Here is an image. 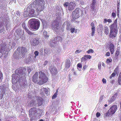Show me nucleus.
<instances>
[{"label": "nucleus", "mask_w": 121, "mask_h": 121, "mask_svg": "<svg viewBox=\"0 0 121 121\" xmlns=\"http://www.w3.org/2000/svg\"><path fill=\"white\" fill-rule=\"evenodd\" d=\"M77 68L78 67L80 68H82V64L81 63H79L77 65Z\"/></svg>", "instance_id": "nucleus-40"}, {"label": "nucleus", "mask_w": 121, "mask_h": 121, "mask_svg": "<svg viewBox=\"0 0 121 121\" xmlns=\"http://www.w3.org/2000/svg\"><path fill=\"white\" fill-rule=\"evenodd\" d=\"M44 52L45 53L44 55H45V54H49L50 53V52H49V50L48 49L45 48L44 50Z\"/></svg>", "instance_id": "nucleus-30"}, {"label": "nucleus", "mask_w": 121, "mask_h": 121, "mask_svg": "<svg viewBox=\"0 0 121 121\" xmlns=\"http://www.w3.org/2000/svg\"><path fill=\"white\" fill-rule=\"evenodd\" d=\"M84 56L86 58V59H90L91 58V56L90 55H84Z\"/></svg>", "instance_id": "nucleus-38"}, {"label": "nucleus", "mask_w": 121, "mask_h": 121, "mask_svg": "<svg viewBox=\"0 0 121 121\" xmlns=\"http://www.w3.org/2000/svg\"><path fill=\"white\" fill-rule=\"evenodd\" d=\"M107 22L108 23H111L112 22V20L110 19H108L107 20Z\"/></svg>", "instance_id": "nucleus-60"}, {"label": "nucleus", "mask_w": 121, "mask_h": 121, "mask_svg": "<svg viewBox=\"0 0 121 121\" xmlns=\"http://www.w3.org/2000/svg\"><path fill=\"white\" fill-rule=\"evenodd\" d=\"M47 33L46 31H44L43 32V35L46 39H48L49 37V35H47Z\"/></svg>", "instance_id": "nucleus-29"}, {"label": "nucleus", "mask_w": 121, "mask_h": 121, "mask_svg": "<svg viewBox=\"0 0 121 121\" xmlns=\"http://www.w3.org/2000/svg\"><path fill=\"white\" fill-rule=\"evenodd\" d=\"M82 52V50H78L75 52V54L81 52Z\"/></svg>", "instance_id": "nucleus-48"}, {"label": "nucleus", "mask_w": 121, "mask_h": 121, "mask_svg": "<svg viewBox=\"0 0 121 121\" xmlns=\"http://www.w3.org/2000/svg\"><path fill=\"white\" fill-rule=\"evenodd\" d=\"M25 31L30 35H35V34L33 33H32L30 31H29V30L28 29H27Z\"/></svg>", "instance_id": "nucleus-32"}, {"label": "nucleus", "mask_w": 121, "mask_h": 121, "mask_svg": "<svg viewBox=\"0 0 121 121\" xmlns=\"http://www.w3.org/2000/svg\"><path fill=\"white\" fill-rule=\"evenodd\" d=\"M19 75L13 74L12 75V81L13 83H15L18 82L17 79L19 78Z\"/></svg>", "instance_id": "nucleus-10"}, {"label": "nucleus", "mask_w": 121, "mask_h": 121, "mask_svg": "<svg viewBox=\"0 0 121 121\" xmlns=\"http://www.w3.org/2000/svg\"><path fill=\"white\" fill-rule=\"evenodd\" d=\"M49 69L52 76L56 75L58 73L57 69L53 66H51L49 68Z\"/></svg>", "instance_id": "nucleus-7"}, {"label": "nucleus", "mask_w": 121, "mask_h": 121, "mask_svg": "<svg viewBox=\"0 0 121 121\" xmlns=\"http://www.w3.org/2000/svg\"><path fill=\"white\" fill-rule=\"evenodd\" d=\"M29 115L30 117H31L32 115L35 114L37 112V110L36 108H33L30 109L29 111Z\"/></svg>", "instance_id": "nucleus-11"}, {"label": "nucleus", "mask_w": 121, "mask_h": 121, "mask_svg": "<svg viewBox=\"0 0 121 121\" xmlns=\"http://www.w3.org/2000/svg\"><path fill=\"white\" fill-rule=\"evenodd\" d=\"M22 25L23 28L25 30H26L27 29H28L27 28L26 26H25V23H23L22 24Z\"/></svg>", "instance_id": "nucleus-43"}, {"label": "nucleus", "mask_w": 121, "mask_h": 121, "mask_svg": "<svg viewBox=\"0 0 121 121\" xmlns=\"http://www.w3.org/2000/svg\"><path fill=\"white\" fill-rule=\"evenodd\" d=\"M120 5V2L118 1H117V5Z\"/></svg>", "instance_id": "nucleus-64"}, {"label": "nucleus", "mask_w": 121, "mask_h": 121, "mask_svg": "<svg viewBox=\"0 0 121 121\" xmlns=\"http://www.w3.org/2000/svg\"><path fill=\"white\" fill-rule=\"evenodd\" d=\"M8 88L5 85L3 84L2 86H0V92L1 91L2 96L3 97L4 94H5L6 91L8 90Z\"/></svg>", "instance_id": "nucleus-8"}, {"label": "nucleus", "mask_w": 121, "mask_h": 121, "mask_svg": "<svg viewBox=\"0 0 121 121\" xmlns=\"http://www.w3.org/2000/svg\"><path fill=\"white\" fill-rule=\"evenodd\" d=\"M103 95H101L99 98V100H102L103 99Z\"/></svg>", "instance_id": "nucleus-57"}, {"label": "nucleus", "mask_w": 121, "mask_h": 121, "mask_svg": "<svg viewBox=\"0 0 121 121\" xmlns=\"http://www.w3.org/2000/svg\"><path fill=\"white\" fill-rule=\"evenodd\" d=\"M66 24V29L67 30H69L71 28V26H70V23L68 21H66L63 24V25H64Z\"/></svg>", "instance_id": "nucleus-23"}, {"label": "nucleus", "mask_w": 121, "mask_h": 121, "mask_svg": "<svg viewBox=\"0 0 121 121\" xmlns=\"http://www.w3.org/2000/svg\"><path fill=\"white\" fill-rule=\"evenodd\" d=\"M39 43V40L37 39L34 38L31 43V44L33 46H35L38 45Z\"/></svg>", "instance_id": "nucleus-16"}, {"label": "nucleus", "mask_w": 121, "mask_h": 121, "mask_svg": "<svg viewBox=\"0 0 121 121\" xmlns=\"http://www.w3.org/2000/svg\"><path fill=\"white\" fill-rule=\"evenodd\" d=\"M19 78L17 79L19 82H22L23 81L26 80V74L25 73H22V74L19 75Z\"/></svg>", "instance_id": "nucleus-12"}, {"label": "nucleus", "mask_w": 121, "mask_h": 121, "mask_svg": "<svg viewBox=\"0 0 121 121\" xmlns=\"http://www.w3.org/2000/svg\"><path fill=\"white\" fill-rule=\"evenodd\" d=\"M107 20L106 18H104V21H103V22L104 23H106L107 22Z\"/></svg>", "instance_id": "nucleus-58"}, {"label": "nucleus", "mask_w": 121, "mask_h": 121, "mask_svg": "<svg viewBox=\"0 0 121 121\" xmlns=\"http://www.w3.org/2000/svg\"><path fill=\"white\" fill-rule=\"evenodd\" d=\"M117 82L119 85H121V77H118Z\"/></svg>", "instance_id": "nucleus-35"}, {"label": "nucleus", "mask_w": 121, "mask_h": 121, "mask_svg": "<svg viewBox=\"0 0 121 121\" xmlns=\"http://www.w3.org/2000/svg\"><path fill=\"white\" fill-rule=\"evenodd\" d=\"M25 31L30 35H35V34L33 33H32L30 31H29V30L28 29H27Z\"/></svg>", "instance_id": "nucleus-33"}, {"label": "nucleus", "mask_w": 121, "mask_h": 121, "mask_svg": "<svg viewBox=\"0 0 121 121\" xmlns=\"http://www.w3.org/2000/svg\"><path fill=\"white\" fill-rule=\"evenodd\" d=\"M95 1L93 0L92 1V3L91 4V10L92 11H94V9Z\"/></svg>", "instance_id": "nucleus-28"}, {"label": "nucleus", "mask_w": 121, "mask_h": 121, "mask_svg": "<svg viewBox=\"0 0 121 121\" xmlns=\"http://www.w3.org/2000/svg\"><path fill=\"white\" fill-rule=\"evenodd\" d=\"M41 93L42 94H43L44 93H45L46 94H47L48 93V91L46 88H43L41 89Z\"/></svg>", "instance_id": "nucleus-25"}, {"label": "nucleus", "mask_w": 121, "mask_h": 121, "mask_svg": "<svg viewBox=\"0 0 121 121\" xmlns=\"http://www.w3.org/2000/svg\"><path fill=\"white\" fill-rule=\"evenodd\" d=\"M119 66H117L116 68H115V69L114 70V72L115 73H117L118 71Z\"/></svg>", "instance_id": "nucleus-42"}, {"label": "nucleus", "mask_w": 121, "mask_h": 121, "mask_svg": "<svg viewBox=\"0 0 121 121\" xmlns=\"http://www.w3.org/2000/svg\"><path fill=\"white\" fill-rule=\"evenodd\" d=\"M48 63V61L47 60H46L45 61L44 63L43 64L44 66H45Z\"/></svg>", "instance_id": "nucleus-56"}, {"label": "nucleus", "mask_w": 121, "mask_h": 121, "mask_svg": "<svg viewBox=\"0 0 121 121\" xmlns=\"http://www.w3.org/2000/svg\"><path fill=\"white\" fill-rule=\"evenodd\" d=\"M81 11L80 8H77L73 12L72 14V19L71 20L72 22H74L75 23H79L77 19L81 16Z\"/></svg>", "instance_id": "nucleus-3"}, {"label": "nucleus", "mask_w": 121, "mask_h": 121, "mask_svg": "<svg viewBox=\"0 0 121 121\" xmlns=\"http://www.w3.org/2000/svg\"><path fill=\"white\" fill-rule=\"evenodd\" d=\"M71 65L70 60L69 59H67L65 60V66L66 68L68 69L70 67Z\"/></svg>", "instance_id": "nucleus-17"}, {"label": "nucleus", "mask_w": 121, "mask_h": 121, "mask_svg": "<svg viewBox=\"0 0 121 121\" xmlns=\"http://www.w3.org/2000/svg\"><path fill=\"white\" fill-rule=\"evenodd\" d=\"M118 25L117 19H116L114 23L109 26L110 31H118Z\"/></svg>", "instance_id": "nucleus-6"}, {"label": "nucleus", "mask_w": 121, "mask_h": 121, "mask_svg": "<svg viewBox=\"0 0 121 121\" xmlns=\"http://www.w3.org/2000/svg\"><path fill=\"white\" fill-rule=\"evenodd\" d=\"M116 13H115L114 12H113L112 13V16L113 17H115L116 16Z\"/></svg>", "instance_id": "nucleus-51"}, {"label": "nucleus", "mask_w": 121, "mask_h": 121, "mask_svg": "<svg viewBox=\"0 0 121 121\" xmlns=\"http://www.w3.org/2000/svg\"><path fill=\"white\" fill-rule=\"evenodd\" d=\"M99 27H100V29H103V26L102 24H100L99 25Z\"/></svg>", "instance_id": "nucleus-59"}, {"label": "nucleus", "mask_w": 121, "mask_h": 121, "mask_svg": "<svg viewBox=\"0 0 121 121\" xmlns=\"http://www.w3.org/2000/svg\"><path fill=\"white\" fill-rule=\"evenodd\" d=\"M119 50L117 49L116 52L115 54V56L116 57H117L119 53Z\"/></svg>", "instance_id": "nucleus-34"}, {"label": "nucleus", "mask_w": 121, "mask_h": 121, "mask_svg": "<svg viewBox=\"0 0 121 121\" xmlns=\"http://www.w3.org/2000/svg\"><path fill=\"white\" fill-rule=\"evenodd\" d=\"M69 3L68 2H65L63 4V5L64 7H68Z\"/></svg>", "instance_id": "nucleus-47"}, {"label": "nucleus", "mask_w": 121, "mask_h": 121, "mask_svg": "<svg viewBox=\"0 0 121 121\" xmlns=\"http://www.w3.org/2000/svg\"><path fill=\"white\" fill-rule=\"evenodd\" d=\"M21 48V52L22 56L23 57L24 55L27 52V49L26 48L24 47H22Z\"/></svg>", "instance_id": "nucleus-18"}, {"label": "nucleus", "mask_w": 121, "mask_h": 121, "mask_svg": "<svg viewBox=\"0 0 121 121\" xmlns=\"http://www.w3.org/2000/svg\"><path fill=\"white\" fill-rule=\"evenodd\" d=\"M104 33L106 35H107L109 33V29L108 27L106 26H104Z\"/></svg>", "instance_id": "nucleus-24"}, {"label": "nucleus", "mask_w": 121, "mask_h": 121, "mask_svg": "<svg viewBox=\"0 0 121 121\" xmlns=\"http://www.w3.org/2000/svg\"><path fill=\"white\" fill-rule=\"evenodd\" d=\"M98 68L99 70H101V62H99V63L98 65Z\"/></svg>", "instance_id": "nucleus-45"}, {"label": "nucleus", "mask_w": 121, "mask_h": 121, "mask_svg": "<svg viewBox=\"0 0 121 121\" xmlns=\"http://www.w3.org/2000/svg\"><path fill=\"white\" fill-rule=\"evenodd\" d=\"M87 67V66L86 65H85L82 68V70H83V71H84L86 69Z\"/></svg>", "instance_id": "nucleus-54"}, {"label": "nucleus", "mask_w": 121, "mask_h": 121, "mask_svg": "<svg viewBox=\"0 0 121 121\" xmlns=\"http://www.w3.org/2000/svg\"><path fill=\"white\" fill-rule=\"evenodd\" d=\"M109 48L111 54H113L114 52V46L112 43H111L109 45Z\"/></svg>", "instance_id": "nucleus-20"}, {"label": "nucleus", "mask_w": 121, "mask_h": 121, "mask_svg": "<svg viewBox=\"0 0 121 121\" xmlns=\"http://www.w3.org/2000/svg\"><path fill=\"white\" fill-rule=\"evenodd\" d=\"M118 31H110L109 34V36L110 38L115 37Z\"/></svg>", "instance_id": "nucleus-14"}, {"label": "nucleus", "mask_w": 121, "mask_h": 121, "mask_svg": "<svg viewBox=\"0 0 121 121\" xmlns=\"http://www.w3.org/2000/svg\"><path fill=\"white\" fill-rule=\"evenodd\" d=\"M18 73L20 74H22L23 72V70L22 69H19L18 70Z\"/></svg>", "instance_id": "nucleus-41"}, {"label": "nucleus", "mask_w": 121, "mask_h": 121, "mask_svg": "<svg viewBox=\"0 0 121 121\" xmlns=\"http://www.w3.org/2000/svg\"><path fill=\"white\" fill-rule=\"evenodd\" d=\"M56 95H55V94H54V95H53L52 98V99H55L56 98Z\"/></svg>", "instance_id": "nucleus-63"}, {"label": "nucleus", "mask_w": 121, "mask_h": 121, "mask_svg": "<svg viewBox=\"0 0 121 121\" xmlns=\"http://www.w3.org/2000/svg\"><path fill=\"white\" fill-rule=\"evenodd\" d=\"M91 25L92 27V32L91 33V35L92 36H93L94 35V34L95 33V26L93 22H92L91 23Z\"/></svg>", "instance_id": "nucleus-19"}, {"label": "nucleus", "mask_w": 121, "mask_h": 121, "mask_svg": "<svg viewBox=\"0 0 121 121\" xmlns=\"http://www.w3.org/2000/svg\"><path fill=\"white\" fill-rule=\"evenodd\" d=\"M112 61V60L111 59H107L106 60V63H108L109 62H111Z\"/></svg>", "instance_id": "nucleus-37"}, {"label": "nucleus", "mask_w": 121, "mask_h": 121, "mask_svg": "<svg viewBox=\"0 0 121 121\" xmlns=\"http://www.w3.org/2000/svg\"><path fill=\"white\" fill-rule=\"evenodd\" d=\"M115 75V72H113L110 76L109 78L110 79H111L113 77H114Z\"/></svg>", "instance_id": "nucleus-39"}, {"label": "nucleus", "mask_w": 121, "mask_h": 121, "mask_svg": "<svg viewBox=\"0 0 121 121\" xmlns=\"http://www.w3.org/2000/svg\"><path fill=\"white\" fill-rule=\"evenodd\" d=\"M39 74V80L38 72H36L34 74L32 78V80L34 82L39 85H41L48 81V78L43 72L42 71H40Z\"/></svg>", "instance_id": "nucleus-1"}, {"label": "nucleus", "mask_w": 121, "mask_h": 121, "mask_svg": "<svg viewBox=\"0 0 121 121\" xmlns=\"http://www.w3.org/2000/svg\"><path fill=\"white\" fill-rule=\"evenodd\" d=\"M75 29L74 28H71L70 29V32L71 33H73L74 32Z\"/></svg>", "instance_id": "nucleus-49"}, {"label": "nucleus", "mask_w": 121, "mask_h": 121, "mask_svg": "<svg viewBox=\"0 0 121 121\" xmlns=\"http://www.w3.org/2000/svg\"><path fill=\"white\" fill-rule=\"evenodd\" d=\"M102 65L104 67H105V65L104 63L102 62Z\"/></svg>", "instance_id": "nucleus-62"}, {"label": "nucleus", "mask_w": 121, "mask_h": 121, "mask_svg": "<svg viewBox=\"0 0 121 121\" xmlns=\"http://www.w3.org/2000/svg\"><path fill=\"white\" fill-rule=\"evenodd\" d=\"M36 104V102L35 100H31L30 103V105L31 106H32L35 105Z\"/></svg>", "instance_id": "nucleus-31"}, {"label": "nucleus", "mask_w": 121, "mask_h": 121, "mask_svg": "<svg viewBox=\"0 0 121 121\" xmlns=\"http://www.w3.org/2000/svg\"><path fill=\"white\" fill-rule=\"evenodd\" d=\"M110 53L109 52H107L105 54L106 56H110Z\"/></svg>", "instance_id": "nucleus-55"}, {"label": "nucleus", "mask_w": 121, "mask_h": 121, "mask_svg": "<svg viewBox=\"0 0 121 121\" xmlns=\"http://www.w3.org/2000/svg\"><path fill=\"white\" fill-rule=\"evenodd\" d=\"M33 4L36 6V8L37 12L42 11L44 9V0H36L33 3Z\"/></svg>", "instance_id": "nucleus-2"}, {"label": "nucleus", "mask_w": 121, "mask_h": 121, "mask_svg": "<svg viewBox=\"0 0 121 121\" xmlns=\"http://www.w3.org/2000/svg\"><path fill=\"white\" fill-rule=\"evenodd\" d=\"M28 23L30 28L32 30H37L39 28L40 26V22L37 20H30Z\"/></svg>", "instance_id": "nucleus-4"}, {"label": "nucleus", "mask_w": 121, "mask_h": 121, "mask_svg": "<svg viewBox=\"0 0 121 121\" xmlns=\"http://www.w3.org/2000/svg\"><path fill=\"white\" fill-rule=\"evenodd\" d=\"M21 48L20 47H18L17 48V50L18 51L19 53H20V50Z\"/></svg>", "instance_id": "nucleus-61"}, {"label": "nucleus", "mask_w": 121, "mask_h": 121, "mask_svg": "<svg viewBox=\"0 0 121 121\" xmlns=\"http://www.w3.org/2000/svg\"><path fill=\"white\" fill-rule=\"evenodd\" d=\"M102 81L103 83L104 84H105L106 82V79H105L104 78H103L102 80Z\"/></svg>", "instance_id": "nucleus-53"}, {"label": "nucleus", "mask_w": 121, "mask_h": 121, "mask_svg": "<svg viewBox=\"0 0 121 121\" xmlns=\"http://www.w3.org/2000/svg\"><path fill=\"white\" fill-rule=\"evenodd\" d=\"M52 27L53 29L55 31H56L58 30L60 28L58 22H57L54 26H53Z\"/></svg>", "instance_id": "nucleus-21"}, {"label": "nucleus", "mask_w": 121, "mask_h": 121, "mask_svg": "<svg viewBox=\"0 0 121 121\" xmlns=\"http://www.w3.org/2000/svg\"><path fill=\"white\" fill-rule=\"evenodd\" d=\"M94 52V51L93 50L91 49H89L86 52V53L88 54H89L91 53H93Z\"/></svg>", "instance_id": "nucleus-36"}, {"label": "nucleus", "mask_w": 121, "mask_h": 121, "mask_svg": "<svg viewBox=\"0 0 121 121\" xmlns=\"http://www.w3.org/2000/svg\"><path fill=\"white\" fill-rule=\"evenodd\" d=\"M35 10L34 9H30L29 11V13L28 14V15L29 16H33L35 13Z\"/></svg>", "instance_id": "nucleus-27"}, {"label": "nucleus", "mask_w": 121, "mask_h": 121, "mask_svg": "<svg viewBox=\"0 0 121 121\" xmlns=\"http://www.w3.org/2000/svg\"><path fill=\"white\" fill-rule=\"evenodd\" d=\"M3 78V75L2 73L0 71V80H2Z\"/></svg>", "instance_id": "nucleus-46"}, {"label": "nucleus", "mask_w": 121, "mask_h": 121, "mask_svg": "<svg viewBox=\"0 0 121 121\" xmlns=\"http://www.w3.org/2000/svg\"><path fill=\"white\" fill-rule=\"evenodd\" d=\"M81 60L83 61H86L87 60V59H86V58H85V56H84L83 57L81 58Z\"/></svg>", "instance_id": "nucleus-50"}, {"label": "nucleus", "mask_w": 121, "mask_h": 121, "mask_svg": "<svg viewBox=\"0 0 121 121\" xmlns=\"http://www.w3.org/2000/svg\"><path fill=\"white\" fill-rule=\"evenodd\" d=\"M76 5V4L74 1L70 2L69 4L68 7L69 11H72L74 9Z\"/></svg>", "instance_id": "nucleus-9"}, {"label": "nucleus", "mask_w": 121, "mask_h": 121, "mask_svg": "<svg viewBox=\"0 0 121 121\" xmlns=\"http://www.w3.org/2000/svg\"><path fill=\"white\" fill-rule=\"evenodd\" d=\"M39 52L37 51H35L34 52V54L35 55V57H36V56H38L39 55Z\"/></svg>", "instance_id": "nucleus-44"}, {"label": "nucleus", "mask_w": 121, "mask_h": 121, "mask_svg": "<svg viewBox=\"0 0 121 121\" xmlns=\"http://www.w3.org/2000/svg\"><path fill=\"white\" fill-rule=\"evenodd\" d=\"M36 99L38 102V106H40L42 104L43 99L42 98L39 96L37 97Z\"/></svg>", "instance_id": "nucleus-15"}, {"label": "nucleus", "mask_w": 121, "mask_h": 121, "mask_svg": "<svg viewBox=\"0 0 121 121\" xmlns=\"http://www.w3.org/2000/svg\"><path fill=\"white\" fill-rule=\"evenodd\" d=\"M58 38L60 39L61 40V41H62V39L61 37L58 36L56 37L54 39V40H53L52 42H53L54 43V44L57 43L58 42V40H57Z\"/></svg>", "instance_id": "nucleus-26"}, {"label": "nucleus", "mask_w": 121, "mask_h": 121, "mask_svg": "<svg viewBox=\"0 0 121 121\" xmlns=\"http://www.w3.org/2000/svg\"><path fill=\"white\" fill-rule=\"evenodd\" d=\"M96 116L97 117H99L100 116V113L99 112H97L96 114Z\"/></svg>", "instance_id": "nucleus-52"}, {"label": "nucleus", "mask_w": 121, "mask_h": 121, "mask_svg": "<svg viewBox=\"0 0 121 121\" xmlns=\"http://www.w3.org/2000/svg\"><path fill=\"white\" fill-rule=\"evenodd\" d=\"M6 48V45L4 44H1L0 46V53L2 54H3Z\"/></svg>", "instance_id": "nucleus-13"}, {"label": "nucleus", "mask_w": 121, "mask_h": 121, "mask_svg": "<svg viewBox=\"0 0 121 121\" xmlns=\"http://www.w3.org/2000/svg\"><path fill=\"white\" fill-rule=\"evenodd\" d=\"M117 96V94L116 93L110 99L108 100V102L110 104L111 103L113 102L114 101L115 99Z\"/></svg>", "instance_id": "nucleus-22"}, {"label": "nucleus", "mask_w": 121, "mask_h": 121, "mask_svg": "<svg viewBox=\"0 0 121 121\" xmlns=\"http://www.w3.org/2000/svg\"><path fill=\"white\" fill-rule=\"evenodd\" d=\"M117 108V105H114L112 106L107 112L106 114V116L110 117L115 113Z\"/></svg>", "instance_id": "nucleus-5"}]
</instances>
